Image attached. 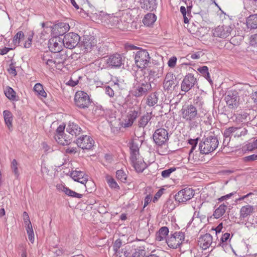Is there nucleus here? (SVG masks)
<instances>
[{
	"instance_id": "nucleus-34",
	"label": "nucleus",
	"mask_w": 257,
	"mask_h": 257,
	"mask_svg": "<svg viewBox=\"0 0 257 257\" xmlns=\"http://www.w3.org/2000/svg\"><path fill=\"white\" fill-rule=\"evenodd\" d=\"M151 113H147L142 116L139 121V127H144L151 119Z\"/></svg>"
},
{
	"instance_id": "nucleus-43",
	"label": "nucleus",
	"mask_w": 257,
	"mask_h": 257,
	"mask_svg": "<svg viewBox=\"0 0 257 257\" xmlns=\"http://www.w3.org/2000/svg\"><path fill=\"white\" fill-rule=\"evenodd\" d=\"M65 194L68 196L77 198H81L83 196L82 194L78 193L69 188L65 189Z\"/></svg>"
},
{
	"instance_id": "nucleus-26",
	"label": "nucleus",
	"mask_w": 257,
	"mask_h": 257,
	"mask_svg": "<svg viewBox=\"0 0 257 257\" xmlns=\"http://www.w3.org/2000/svg\"><path fill=\"white\" fill-rule=\"evenodd\" d=\"M130 153H131V160H134L136 158L140 157L139 154V147L137 143L135 141H133L130 144Z\"/></svg>"
},
{
	"instance_id": "nucleus-51",
	"label": "nucleus",
	"mask_w": 257,
	"mask_h": 257,
	"mask_svg": "<svg viewBox=\"0 0 257 257\" xmlns=\"http://www.w3.org/2000/svg\"><path fill=\"white\" fill-rule=\"evenodd\" d=\"M107 182L109 186L112 188H118L119 187L118 185L115 181L114 179L112 178L108 177L107 179Z\"/></svg>"
},
{
	"instance_id": "nucleus-50",
	"label": "nucleus",
	"mask_w": 257,
	"mask_h": 257,
	"mask_svg": "<svg viewBox=\"0 0 257 257\" xmlns=\"http://www.w3.org/2000/svg\"><path fill=\"white\" fill-rule=\"evenodd\" d=\"M175 170V168H171L170 169L165 170L161 173L162 176L163 178H168L170 176V174Z\"/></svg>"
},
{
	"instance_id": "nucleus-36",
	"label": "nucleus",
	"mask_w": 257,
	"mask_h": 257,
	"mask_svg": "<svg viewBox=\"0 0 257 257\" xmlns=\"http://www.w3.org/2000/svg\"><path fill=\"white\" fill-rule=\"evenodd\" d=\"M233 136L234 138H239L245 136L247 133V130L245 128L234 127Z\"/></svg>"
},
{
	"instance_id": "nucleus-45",
	"label": "nucleus",
	"mask_w": 257,
	"mask_h": 257,
	"mask_svg": "<svg viewBox=\"0 0 257 257\" xmlns=\"http://www.w3.org/2000/svg\"><path fill=\"white\" fill-rule=\"evenodd\" d=\"M116 177L117 179L120 180L121 182H124L126 179V174L123 171L121 170H119L116 171Z\"/></svg>"
},
{
	"instance_id": "nucleus-29",
	"label": "nucleus",
	"mask_w": 257,
	"mask_h": 257,
	"mask_svg": "<svg viewBox=\"0 0 257 257\" xmlns=\"http://www.w3.org/2000/svg\"><path fill=\"white\" fill-rule=\"evenodd\" d=\"M227 206L224 203L221 204L217 207L213 212V216L216 219L222 217L226 212Z\"/></svg>"
},
{
	"instance_id": "nucleus-1",
	"label": "nucleus",
	"mask_w": 257,
	"mask_h": 257,
	"mask_svg": "<svg viewBox=\"0 0 257 257\" xmlns=\"http://www.w3.org/2000/svg\"><path fill=\"white\" fill-rule=\"evenodd\" d=\"M218 144V140L215 136H211L203 138L199 145L200 152L202 154H208L217 148Z\"/></svg>"
},
{
	"instance_id": "nucleus-8",
	"label": "nucleus",
	"mask_w": 257,
	"mask_h": 257,
	"mask_svg": "<svg viewBox=\"0 0 257 257\" xmlns=\"http://www.w3.org/2000/svg\"><path fill=\"white\" fill-rule=\"evenodd\" d=\"M80 40L79 36L74 33H69L65 35L63 40V46L68 49L75 48Z\"/></svg>"
},
{
	"instance_id": "nucleus-33",
	"label": "nucleus",
	"mask_w": 257,
	"mask_h": 257,
	"mask_svg": "<svg viewBox=\"0 0 257 257\" xmlns=\"http://www.w3.org/2000/svg\"><path fill=\"white\" fill-rule=\"evenodd\" d=\"M169 233V229L167 227H161L156 234V239L158 241H162L165 239Z\"/></svg>"
},
{
	"instance_id": "nucleus-14",
	"label": "nucleus",
	"mask_w": 257,
	"mask_h": 257,
	"mask_svg": "<svg viewBox=\"0 0 257 257\" xmlns=\"http://www.w3.org/2000/svg\"><path fill=\"white\" fill-rule=\"evenodd\" d=\"M197 83L196 78L193 75L189 73L184 78L181 85V89L185 92L190 90Z\"/></svg>"
},
{
	"instance_id": "nucleus-9",
	"label": "nucleus",
	"mask_w": 257,
	"mask_h": 257,
	"mask_svg": "<svg viewBox=\"0 0 257 257\" xmlns=\"http://www.w3.org/2000/svg\"><path fill=\"white\" fill-rule=\"evenodd\" d=\"M233 28L231 26H219L212 30L213 36L222 39L228 38L231 35Z\"/></svg>"
},
{
	"instance_id": "nucleus-58",
	"label": "nucleus",
	"mask_w": 257,
	"mask_h": 257,
	"mask_svg": "<svg viewBox=\"0 0 257 257\" xmlns=\"http://www.w3.org/2000/svg\"><path fill=\"white\" fill-rule=\"evenodd\" d=\"M250 44L257 47V34L252 35L250 38Z\"/></svg>"
},
{
	"instance_id": "nucleus-42",
	"label": "nucleus",
	"mask_w": 257,
	"mask_h": 257,
	"mask_svg": "<svg viewBox=\"0 0 257 257\" xmlns=\"http://www.w3.org/2000/svg\"><path fill=\"white\" fill-rule=\"evenodd\" d=\"M18 162L16 160L14 159L11 163V169L13 172L14 173L16 178H18L19 176V172L18 168Z\"/></svg>"
},
{
	"instance_id": "nucleus-54",
	"label": "nucleus",
	"mask_w": 257,
	"mask_h": 257,
	"mask_svg": "<svg viewBox=\"0 0 257 257\" xmlns=\"http://www.w3.org/2000/svg\"><path fill=\"white\" fill-rule=\"evenodd\" d=\"M133 122H134L138 116V112L136 110L131 111L127 115Z\"/></svg>"
},
{
	"instance_id": "nucleus-13",
	"label": "nucleus",
	"mask_w": 257,
	"mask_h": 257,
	"mask_svg": "<svg viewBox=\"0 0 257 257\" xmlns=\"http://www.w3.org/2000/svg\"><path fill=\"white\" fill-rule=\"evenodd\" d=\"M198 244L203 249H206L209 246L215 247L216 243L213 242L212 236L209 233L201 235L198 239Z\"/></svg>"
},
{
	"instance_id": "nucleus-35",
	"label": "nucleus",
	"mask_w": 257,
	"mask_h": 257,
	"mask_svg": "<svg viewBox=\"0 0 257 257\" xmlns=\"http://www.w3.org/2000/svg\"><path fill=\"white\" fill-rule=\"evenodd\" d=\"M232 236L233 235H230V233L227 232L222 234L220 242L217 246H221L223 247L224 245L227 244L228 242L230 241Z\"/></svg>"
},
{
	"instance_id": "nucleus-16",
	"label": "nucleus",
	"mask_w": 257,
	"mask_h": 257,
	"mask_svg": "<svg viewBox=\"0 0 257 257\" xmlns=\"http://www.w3.org/2000/svg\"><path fill=\"white\" fill-rule=\"evenodd\" d=\"M76 144L83 150H89L94 146V141L90 136L84 135L76 140Z\"/></svg>"
},
{
	"instance_id": "nucleus-63",
	"label": "nucleus",
	"mask_w": 257,
	"mask_h": 257,
	"mask_svg": "<svg viewBox=\"0 0 257 257\" xmlns=\"http://www.w3.org/2000/svg\"><path fill=\"white\" fill-rule=\"evenodd\" d=\"M198 71H199L203 75L206 74L208 72V68L206 66H203L198 69Z\"/></svg>"
},
{
	"instance_id": "nucleus-19",
	"label": "nucleus",
	"mask_w": 257,
	"mask_h": 257,
	"mask_svg": "<svg viewBox=\"0 0 257 257\" xmlns=\"http://www.w3.org/2000/svg\"><path fill=\"white\" fill-rule=\"evenodd\" d=\"M70 26L66 23H59L53 26L52 31L55 36H62L69 31Z\"/></svg>"
},
{
	"instance_id": "nucleus-17",
	"label": "nucleus",
	"mask_w": 257,
	"mask_h": 257,
	"mask_svg": "<svg viewBox=\"0 0 257 257\" xmlns=\"http://www.w3.org/2000/svg\"><path fill=\"white\" fill-rule=\"evenodd\" d=\"M63 46V40L58 37L55 36L49 41L48 47L51 52L54 53L60 52L62 50Z\"/></svg>"
},
{
	"instance_id": "nucleus-2",
	"label": "nucleus",
	"mask_w": 257,
	"mask_h": 257,
	"mask_svg": "<svg viewBox=\"0 0 257 257\" xmlns=\"http://www.w3.org/2000/svg\"><path fill=\"white\" fill-rule=\"evenodd\" d=\"M151 89V82H148L146 80V77H144L143 79L140 81L136 80V82L134 83L132 90V93L134 96L139 97L146 95Z\"/></svg>"
},
{
	"instance_id": "nucleus-56",
	"label": "nucleus",
	"mask_w": 257,
	"mask_h": 257,
	"mask_svg": "<svg viewBox=\"0 0 257 257\" xmlns=\"http://www.w3.org/2000/svg\"><path fill=\"white\" fill-rule=\"evenodd\" d=\"M134 122L132 121L129 118L126 117V118L122 122V126L124 127H127L129 126H131L133 124Z\"/></svg>"
},
{
	"instance_id": "nucleus-48",
	"label": "nucleus",
	"mask_w": 257,
	"mask_h": 257,
	"mask_svg": "<svg viewBox=\"0 0 257 257\" xmlns=\"http://www.w3.org/2000/svg\"><path fill=\"white\" fill-rule=\"evenodd\" d=\"M248 114L246 112H241L239 114H237L236 116V120L237 122H241L244 120L246 119Z\"/></svg>"
},
{
	"instance_id": "nucleus-40",
	"label": "nucleus",
	"mask_w": 257,
	"mask_h": 257,
	"mask_svg": "<svg viewBox=\"0 0 257 257\" xmlns=\"http://www.w3.org/2000/svg\"><path fill=\"white\" fill-rule=\"evenodd\" d=\"M24 37V34L23 32L19 31L14 36L13 42L15 46H18L20 42L21 39L23 38Z\"/></svg>"
},
{
	"instance_id": "nucleus-37",
	"label": "nucleus",
	"mask_w": 257,
	"mask_h": 257,
	"mask_svg": "<svg viewBox=\"0 0 257 257\" xmlns=\"http://www.w3.org/2000/svg\"><path fill=\"white\" fill-rule=\"evenodd\" d=\"M34 90L37 92L39 96L44 98L46 97L47 93L44 91L43 86L41 84L39 83L36 84L34 87Z\"/></svg>"
},
{
	"instance_id": "nucleus-4",
	"label": "nucleus",
	"mask_w": 257,
	"mask_h": 257,
	"mask_svg": "<svg viewBox=\"0 0 257 257\" xmlns=\"http://www.w3.org/2000/svg\"><path fill=\"white\" fill-rule=\"evenodd\" d=\"M180 113L182 118L189 123L195 120L197 115V109L192 104L184 105Z\"/></svg>"
},
{
	"instance_id": "nucleus-53",
	"label": "nucleus",
	"mask_w": 257,
	"mask_h": 257,
	"mask_svg": "<svg viewBox=\"0 0 257 257\" xmlns=\"http://www.w3.org/2000/svg\"><path fill=\"white\" fill-rule=\"evenodd\" d=\"M213 4L215 5V6H216L219 11L223 12L222 11L221 8L220 7L219 5H223L225 4L226 2V0H210Z\"/></svg>"
},
{
	"instance_id": "nucleus-59",
	"label": "nucleus",
	"mask_w": 257,
	"mask_h": 257,
	"mask_svg": "<svg viewBox=\"0 0 257 257\" xmlns=\"http://www.w3.org/2000/svg\"><path fill=\"white\" fill-rule=\"evenodd\" d=\"M253 195V193L252 192H249L248 194H247L245 195H243L241 197H239L238 198L236 199L235 200V202L238 203L239 202L241 201H244L245 199L249 198L250 196Z\"/></svg>"
},
{
	"instance_id": "nucleus-24",
	"label": "nucleus",
	"mask_w": 257,
	"mask_h": 257,
	"mask_svg": "<svg viewBox=\"0 0 257 257\" xmlns=\"http://www.w3.org/2000/svg\"><path fill=\"white\" fill-rule=\"evenodd\" d=\"M41 59L43 64H45L50 68L54 67V59L52 56V52H45L41 55Z\"/></svg>"
},
{
	"instance_id": "nucleus-61",
	"label": "nucleus",
	"mask_w": 257,
	"mask_h": 257,
	"mask_svg": "<svg viewBox=\"0 0 257 257\" xmlns=\"http://www.w3.org/2000/svg\"><path fill=\"white\" fill-rule=\"evenodd\" d=\"M105 91L106 94H107L110 97H113L114 96V91L113 89L109 86H107L105 87Z\"/></svg>"
},
{
	"instance_id": "nucleus-64",
	"label": "nucleus",
	"mask_w": 257,
	"mask_h": 257,
	"mask_svg": "<svg viewBox=\"0 0 257 257\" xmlns=\"http://www.w3.org/2000/svg\"><path fill=\"white\" fill-rule=\"evenodd\" d=\"M28 235V238L33 243L34 241V233L33 230L27 231Z\"/></svg>"
},
{
	"instance_id": "nucleus-55",
	"label": "nucleus",
	"mask_w": 257,
	"mask_h": 257,
	"mask_svg": "<svg viewBox=\"0 0 257 257\" xmlns=\"http://www.w3.org/2000/svg\"><path fill=\"white\" fill-rule=\"evenodd\" d=\"M243 159L246 162H252L257 160V154H253L246 156L243 158Z\"/></svg>"
},
{
	"instance_id": "nucleus-38",
	"label": "nucleus",
	"mask_w": 257,
	"mask_h": 257,
	"mask_svg": "<svg viewBox=\"0 0 257 257\" xmlns=\"http://www.w3.org/2000/svg\"><path fill=\"white\" fill-rule=\"evenodd\" d=\"M158 98L157 93H151L148 97L147 104L150 106H153L158 102Z\"/></svg>"
},
{
	"instance_id": "nucleus-7",
	"label": "nucleus",
	"mask_w": 257,
	"mask_h": 257,
	"mask_svg": "<svg viewBox=\"0 0 257 257\" xmlns=\"http://www.w3.org/2000/svg\"><path fill=\"white\" fill-rule=\"evenodd\" d=\"M185 240V234L182 232H175L166 239L168 245L172 248H177Z\"/></svg>"
},
{
	"instance_id": "nucleus-47",
	"label": "nucleus",
	"mask_w": 257,
	"mask_h": 257,
	"mask_svg": "<svg viewBox=\"0 0 257 257\" xmlns=\"http://www.w3.org/2000/svg\"><path fill=\"white\" fill-rule=\"evenodd\" d=\"M121 245L122 241L120 239H117L115 240L113 245V249L115 253L117 252V251H121L120 248L121 247Z\"/></svg>"
},
{
	"instance_id": "nucleus-31",
	"label": "nucleus",
	"mask_w": 257,
	"mask_h": 257,
	"mask_svg": "<svg viewBox=\"0 0 257 257\" xmlns=\"http://www.w3.org/2000/svg\"><path fill=\"white\" fill-rule=\"evenodd\" d=\"M4 117L6 124L7 125L9 130L12 127L13 114L12 112L8 110H4L3 112Z\"/></svg>"
},
{
	"instance_id": "nucleus-25",
	"label": "nucleus",
	"mask_w": 257,
	"mask_h": 257,
	"mask_svg": "<svg viewBox=\"0 0 257 257\" xmlns=\"http://www.w3.org/2000/svg\"><path fill=\"white\" fill-rule=\"evenodd\" d=\"M66 131L72 136H76L80 134L82 130L76 123L69 121L66 128Z\"/></svg>"
},
{
	"instance_id": "nucleus-10",
	"label": "nucleus",
	"mask_w": 257,
	"mask_h": 257,
	"mask_svg": "<svg viewBox=\"0 0 257 257\" xmlns=\"http://www.w3.org/2000/svg\"><path fill=\"white\" fill-rule=\"evenodd\" d=\"M153 138L156 145L161 146L165 145L168 141V133L165 128H158L154 133Z\"/></svg>"
},
{
	"instance_id": "nucleus-44",
	"label": "nucleus",
	"mask_w": 257,
	"mask_h": 257,
	"mask_svg": "<svg viewBox=\"0 0 257 257\" xmlns=\"http://www.w3.org/2000/svg\"><path fill=\"white\" fill-rule=\"evenodd\" d=\"M145 254V250L142 247H139L135 249L132 254V257H143Z\"/></svg>"
},
{
	"instance_id": "nucleus-21",
	"label": "nucleus",
	"mask_w": 257,
	"mask_h": 257,
	"mask_svg": "<svg viewBox=\"0 0 257 257\" xmlns=\"http://www.w3.org/2000/svg\"><path fill=\"white\" fill-rule=\"evenodd\" d=\"M96 40L92 36H84L83 40L79 43L80 47L85 51H89L96 44Z\"/></svg>"
},
{
	"instance_id": "nucleus-62",
	"label": "nucleus",
	"mask_w": 257,
	"mask_h": 257,
	"mask_svg": "<svg viewBox=\"0 0 257 257\" xmlns=\"http://www.w3.org/2000/svg\"><path fill=\"white\" fill-rule=\"evenodd\" d=\"M235 193H236V192H233L230 193L228 194H227L226 195L223 196L221 197L220 198H219L218 199V200L220 202H222L225 200H227V199L230 198L231 196H232Z\"/></svg>"
},
{
	"instance_id": "nucleus-5",
	"label": "nucleus",
	"mask_w": 257,
	"mask_h": 257,
	"mask_svg": "<svg viewBox=\"0 0 257 257\" xmlns=\"http://www.w3.org/2000/svg\"><path fill=\"white\" fill-rule=\"evenodd\" d=\"M74 101L77 107L83 109L88 108L91 102L89 95L82 91H77L75 93Z\"/></svg>"
},
{
	"instance_id": "nucleus-23",
	"label": "nucleus",
	"mask_w": 257,
	"mask_h": 257,
	"mask_svg": "<svg viewBox=\"0 0 257 257\" xmlns=\"http://www.w3.org/2000/svg\"><path fill=\"white\" fill-rule=\"evenodd\" d=\"M254 207L253 206L247 204L243 206L240 209L239 218L240 219H244L250 216L253 212Z\"/></svg>"
},
{
	"instance_id": "nucleus-18",
	"label": "nucleus",
	"mask_w": 257,
	"mask_h": 257,
	"mask_svg": "<svg viewBox=\"0 0 257 257\" xmlns=\"http://www.w3.org/2000/svg\"><path fill=\"white\" fill-rule=\"evenodd\" d=\"M146 71L147 72H145V73L148 74L146 79H148V82H151V79H153V80H154L162 76L163 68V67L154 66L152 68H147Z\"/></svg>"
},
{
	"instance_id": "nucleus-27",
	"label": "nucleus",
	"mask_w": 257,
	"mask_h": 257,
	"mask_svg": "<svg viewBox=\"0 0 257 257\" xmlns=\"http://www.w3.org/2000/svg\"><path fill=\"white\" fill-rule=\"evenodd\" d=\"M247 27L250 29L257 28V14L250 15L246 20Z\"/></svg>"
},
{
	"instance_id": "nucleus-6",
	"label": "nucleus",
	"mask_w": 257,
	"mask_h": 257,
	"mask_svg": "<svg viewBox=\"0 0 257 257\" xmlns=\"http://www.w3.org/2000/svg\"><path fill=\"white\" fill-rule=\"evenodd\" d=\"M225 100L230 109H235L239 105L240 98L236 90L228 91L225 97Z\"/></svg>"
},
{
	"instance_id": "nucleus-60",
	"label": "nucleus",
	"mask_w": 257,
	"mask_h": 257,
	"mask_svg": "<svg viewBox=\"0 0 257 257\" xmlns=\"http://www.w3.org/2000/svg\"><path fill=\"white\" fill-rule=\"evenodd\" d=\"M177 58L175 57H171L168 62V66L171 68L174 67L176 64Z\"/></svg>"
},
{
	"instance_id": "nucleus-39",
	"label": "nucleus",
	"mask_w": 257,
	"mask_h": 257,
	"mask_svg": "<svg viewBox=\"0 0 257 257\" xmlns=\"http://www.w3.org/2000/svg\"><path fill=\"white\" fill-rule=\"evenodd\" d=\"M6 96L11 100H15L16 99V92L13 88L10 87H8L5 91Z\"/></svg>"
},
{
	"instance_id": "nucleus-20",
	"label": "nucleus",
	"mask_w": 257,
	"mask_h": 257,
	"mask_svg": "<svg viewBox=\"0 0 257 257\" xmlns=\"http://www.w3.org/2000/svg\"><path fill=\"white\" fill-rule=\"evenodd\" d=\"M176 78L173 73H168L165 78L163 83L164 89L167 90H172L177 85Z\"/></svg>"
},
{
	"instance_id": "nucleus-57",
	"label": "nucleus",
	"mask_w": 257,
	"mask_h": 257,
	"mask_svg": "<svg viewBox=\"0 0 257 257\" xmlns=\"http://www.w3.org/2000/svg\"><path fill=\"white\" fill-rule=\"evenodd\" d=\"M65 125L64 124H60L56 130V134L55 135H63Z\"/></svg>"
},
{
	"instance_id": "nucleus-22",
	"label": "nucleus",
	"mask_w": 257,
	"mask_h": 257,
	"mask_svg": "<svg viewBox=\"0 0 257 257\" xmlns=\"http://www.w3.org/2000/svg\"><path fill=\"white\" fill-rule=\"evenodd\" d=\"M132 166L138 172H142L146 167V164L140 157L136 158L134 160H131Z\"/></svg>"
},
{
	"instance_id": "nucleus-28",
	"label": "nucleus",
	"mask_w": 257,
	"mask_h": 257,
	"mask_svg": "<svg viewBox=\"0 0 257 257\" xmlns=\"http://www.w3.org/2000/svg\"><path fill=\"white\" fill-rule=\"evenodd\" d=\"M156 6V0H143L141 7L143 9L152 11Z\"/></svg>"
},
{
	"instance_id": "nucleus-41",
	"label": "nucleus",
	"mask_w": 257,
	"mask_h": 257,
	"mask_svg": "<svg viewBox=\"0 0 257 257\" xmlns=\"http://www.w3.org/2000/svg\"><path fill=\"white\" fill-rule=\"evenodd\" d=\"M63 136V135H55V139L58 144L61 145H68L69 144V141L64 139Z\"/></svg>"
},
{
	"instance_id": "nucleus-46",
	"label": "nucleus",
	"mask_w": 257,
	"mask_h": 257,
	"mask_svg": "<svg viewBox=\"0 0 257 257\" xmlns=\"http://www.w3.org/2000/svg\"><path fill=\"white\" fill-rule=\"evenodd\" d=\"M116 257H128L129 252L126 247L121 248L120 251L115 253Z\"/></svg>"
},
{
	"instance_id": "nucleus-12",
	"label": "nucleus",
	"mask_w": 257,
	"mask_h": 257,
	"mask_svg": "<svg viewBox=\"0 0 257 257\" xmlns=\"http://www.w3.org/2000/svg\"><path fill=\"white\" fill-rule=\"evenodd\" d=\"M124 58L118 53L110 55L106 59V64L111 68H119L124 64Z\"/></svg>"
},
{
	"instance_id": "nucleus-3",
	"label": "nucleus",
	"mask_w": 257,
	"mask_h": 257,
	"mask_svg": "<svg viewBox=\"0 0 257 257\" xmlns=\"http://www.w3.org/2000/svg\"><path fill=\"white\" fill-rule=\"evenodd\" d=\"M135 60L137 67L144 68L150 62V57L146 50L139 48L138 51L135 53Z\"/></svg>"
},
{
	"instance_id": "nucleus-52",
	"label": "nucleus",
	"mask_w": 257,
	"mask_h": 257,
	"mask_svg": "<svg viewBox=\"0 0 257 257\" xmlns=\"http://www.w3.org/2000/svg\"><path fill=\"white\" fill-rule=\"evenodd\" d=\"M234 128V126L229 127V128L226 129L223 133V136L225 138H230V136H233V131Z\"/></svg>"
},
{
	"instance_id": "nucleus-15",
	"label": "nucleus",
	"mask_w": 257,
	"mask_h": 257,
	"mask_svg": "<svg viewBox=\"0 0 257 257\" xmlns=\"http://www.w3.org/2000/svg\"><path fill=\"white\" fill-rule=\"evenodd\" d=\"M71 178L75 181L79 182L81 184L87 183L88 185H91L92 187L94 186V182L90 180H88L87 175L82 171H73L71 174Z\"/></svg>"
},
{
	"instance_id": "nucleus-30",
	"label": "nucleus",
	"mask_w": 257,
	"mask_h": 257,
	"mask_svg": "<svg viewBox=\"0 0 257 257\" xmlns=\"http://www.w3.org/2000/svg\"><path fill=\"white\" fill-rule=\"evenodd\" d=\"M157 17L154 14L148 13L146 15L143 20V22L145 26H150L156 21Z\"/></svg>"
},
{
	"instance_id": "nucleus-49",
	"label": "nucleus",
	"mask_w": 257,
	"mask_h": 257,
	"mask_svg": "<svg viewBox=\"0 0 257 257\" xmlns=\"http://www.w3.org/2000/svg\"><path fill=\"white\" fill-rule=\"evenodd\" d=\"M198 139H190L188 140V143L191 145V148L190 150L189 151V155L193 152V151L195 150V149L196 147V146L198 143Z\"/></svg>"
},
{
	"instance_id": "nucleus-32",
	"label": "nucleus",
	"mask_w": 257,
	"mask_h": 257,
	"mask_svg": "<svg viewBox=\"0 0 257 257\" xmlns=\"http://www.w3.org/2000/svg\"><path fill=\"white\" fill-rule=\"evenodd\" d=\"M67 58V56L65 53H55V59H54V66L55 65L63 64Z\"/></svg>"
},
{
	"instance_id": "nucleus-11",
	"label": "nucleus",
	"mask_w": 257,
	"mask_h": 257,
	"mask_svg": "<svg viewBox=\"0 0 257 257\" xmlns=\"http://www.w3.org/2000/svg\"><path fill=\"white\" fill-rule=\"evenodd\" d=\"M194 195V191L190 188H185L179 191L175 196V200L184 203L190 200Z\"/></svg>"
}]
</instances>
